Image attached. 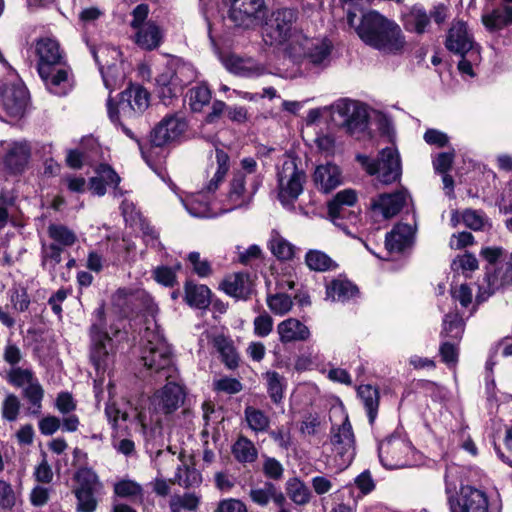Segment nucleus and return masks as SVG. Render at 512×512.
<instances>
[{
	"instance_id": "c03bdc74",
	"label": "nucleus",
	"mask_w": 512,
	"mask_h": 512,
	"mask_svg": "<svg viewBox=\"0 0 512 512\" xmlns=\"http://www.w3.org/2000/svg\"><path fill=\"white\" fill-rule=\"evenodd\" d=\"M1 417L4 421L15 422L17 421L20 410L21 402L17 395L8 393L1 403Z\"/></svg>"
},
{
	"instance_id": "cd10ccee",
	"label": "nucleus",
	"mask_w": 512,
	"mask_h": 512,
	"mask_svg": "<svg viewBox=\"0 0 512 512\" xmlns=\"http://www.w3.org/2000/svg\"><path fill=\"white\" fill-rule=\"evenodd\" d=\"M185 300L191 307L206 309L211 302V291L206 285L188 281L185 284Z\"/></svg>"
},
{
	"instance_id": "b1692460",
	"label": "nucleus",
	"mask_w": 512,
	"mask_h": 512,
	"mask_svg": "<svg viewBox=\"0 0 512 512\" xmlns=\"http://www.w3.org/2000/svg\"><path fill=\"white\" fill-rule=\"evenodd\" d=\"M36 53L39 57V66L54 67L62 63L63 56L59 43L51 38H44L37 42Z\"/></svg>"
},
{
	"instance_id": "e433bc0d",
	"label": "nucleus",
	"mask_w": 512,
	"mask_h": 512,
	"mask_svg": "<svg viewBox=\"0 0 512 512\" xmlns=\"http://www.w3.org/2000/svg\"><path fill=\"white\" fill-rule=\"evenodd\" d=\"M213 346L220 353L224 364L233 369L238 366V354L232 342L223 335H218L213 338Z\"/></svg>"
},
{
	"instance_id": "8fccbe9b",
	"label": "nucleus",
	"mask_w": 512,
	"mask_h": 512,
	"mask_svg": "<svg viewBox=\"0 0 512 512\" xmlns=\"http://www.w3.org/2000/svg\"><path fill=\"white\" fill-rule=\"evenodd\" d=\"M23 396L28 400V402L32 405L33 414H39L42 408V400L44 397V390L36 379L31 384L23 388Z\"/></svg>"
},
{
	"instance_id": "69168bd1",
	"label": "nucleus",
	"mask_w": 512,
	"mask_h": 512,
	"mask_svg": "<svg viewBox=\"0 0 512 512\" xmlns=\"http://www.w3.org/2000/svg\"><path fill=\"white\" fill-rule=\"evenodd\" d=\"M10 301L14 309L24 312L28 309L30 299L24 288H14L10 290Z\"/></svg>"
},
{
	"instance_id": "a18cd8bd",
	"label": "nucleus",
	"mask_w": 512,
	"mask_h": 512,
	"mask_svg": "<svg viewBox=\"0 0 512 512\" xmlns=\"http://www.w3.org/2000/svg\"><path fill=\"white\" fill-rule=\"evenodd\" d=\"M216 161L218 167L213 178L207 185L208 192H213L218 188L219 183L223 181L226 173L229 170V156L225 151L216 149Z\"/></svg>"
},
{
	"instance_id": "6e6d98bb",
	"label": "nucleus",
	"mask_w": 512,
	"mask_h": 512,
	"mask_svg": "<svg viewBox=\"0 0 512 512\" xmlns=\"http://www.w3.org/2000/svg\"><path fill=\"white\" fill-rule=\"evenodd\" d=\"M461 55V60L458 63V69L461 73L473 76V65L480 62L481 56L479 48H473L464 53H458Z\"/></svg>"
},
{
	"instance_id": "0e129e2a",
	"label": "nucleus",
	"mask_w": 512,
	"mask_h": 512,
	"mask_svg": "<svg viewBox=\"0 0 512 512\" xmlns=\"http://www.w3.org/2000/svg\"><path fill=\"white\" fill-rule=\"evenodd\" d=\"M63 252V248L56 243H51L49 245H42V259L44 263H50L53 267L59 264L62 260L61 254Z\"/></svg>"
},
{
	"instance_id": "ea45409f",
	"label": "nucleus",
	"mask_w": 512,
	"mask_h": 512,
	"mask_svg": "<svg viewBox=\"0 0 512 512\" xmlns=\"http://www.w3.org/2000/svg\"><path fill=\"white\" fill-rule=\"evenodd\" d=\"M201 502V496L195 492L173 495L169 501L171 512L196 511Z\"/></svg>"
},
{
	"instance_id": "de8ad7c7",
	"label": "nucleus",
	"mask_w": 512,
	"mask_h": 512,
	"mask_svg": "<svg viewBox=\"0 0 512 512\" xmlns=\"http://www.w3.org/2000/svg\"><path fill=\"white\" fill-rule=\"evenodd\" d=\"M267 383V390L271 400L279 403L283 398L284 378L275 371H268L264 374Z\"/></svg>"
},
{
	"instance_id": "7c9ffc66",
	"label": "nucleus",
	"mask_w": 512,
	"mask_h": 512,
	"mask_svg": "<svg viewBox=\"0 0 512 512\" xmlns=\"http://www.w3.org/2000/svg\"><path fill=\"white\" fill-rule=\"evenodd\" d=\"M285 489L289 499L296 505L305 506L312 498L309 487L298 477L288 479Z\"/></svg>"
},
{
	"instance_id": "3c124183",
	"label": "nucleus",
	"mask_w": 512,
	"mask_h": 512,
	"mask_svg": "<svg viewBox=\"0 0 512 512\" xmlns=\"http://www.w3.org/2000/svg\"><path fill=\"white\" fill-rule=\"evenodd\" d=\"M175 482L184 488H194L202 483L201 473L191 467L185 466L184 469L178 467V473L175 475Z\"/></svg>"
},
{
	"instance_id": "393cba45",
	"label": "nucleus",
	"mask_w": 512,
	"mask_h": 512,
	"mask_svg": "<svg viewBox=\"0 0 512 512\" xmlns=\"http://www.w3.org/2000/svg\"><path fill=\"white\" fill-rule=\"evenodd\" d=\"M221 288L230 296L246 299L252 291V283L247 274L236 273L226 277Z\"/></svg>"
},
{
	"instance_id": "a878e982",
	"label": "nucleus",
	"mask_w": 512,
	"mask_h": 512,
	"mask_svg": "<svg viewBox=\"0 0 512 512\" xmlns=\"http://www.w3.org/2000/svg\"><path fill=\"white\" fill-rule=\"evenodd\" d=\"M413 235L414 230L411 225L397 224L386 236V248L391 252H401L410 245Z\"/></svg>"
},
{
	"instance_id": "2f4dec72",
	"label": "nucleus",
	"mask_w": 512,
	"mask_h": 512,
	"mask_svg": "<svg viewBox=\"0 0 512 512\" xmlns=\"http://www.w3.org/2000/svg\"><path fill=\"white\" fill-rule=\"evenodd\" d=\"M244 420L248 428L255 434L267 433L270 428V417L262 410L253 406L244 409Z\"/></svg>"
},
{
	"instance_id": "dca6fc26",
	"label": "nucleus",
	"mask_w": 512,
	"mask_h": 512,
	"mask_svg": "<svg viewBox=\"0 0 512 512\" xmlns=\"http://www.w3.org/2000/svg\"><path fill=\"white\" fill-rule=\"evenodd\" d=\"M30 157V143L26 140L14 141L9 144V148L3 157V163L9 173L20 174L28 165Z\"/></svg>"
},
{
	"instance_id": "7ed1b4c3",
	"label": "nucleus",
	"mask_w": 512,
	"mask_h": 512,
	"mask_svg": "<svg viewBox=\"0 0 512 512\" xmlns=\"http://www.w3.org/2000/svg\"><path fill=\"white\" fill-rule=\"evenodd\" d=\"M357 162L367 172L384 184L397 181L401 176L400 156L395 147H386L379 152L378 159H372L367 155L358 154Z\"/></svg>"
},
{
	"instance_id": "864d4df0",
	"label": "nucleus",
	"mask_w": 512,
	"mask_h": 512,
	"mask_svg": "<svg viewBox=\"0 0 512 512\" xmlns=\"http://www.w3.org/2000/svg\"><path fill=\"white\" fill-rule=\"evenodd\" d=\"M267 305L274 314L282 316L292 309L293 302L290 296L276 293L267 297Z\"/></svg>"
},
{
	"instance_id": "f3484780",
	"label": "nucleus",
	"mask_w": 512,
	"mask_h": 512,
	"mask_svg": "<svg viewBox=\"0 0 512 512\" xmlns=\"http://www.w3.org/2000/svg\"><path fill=\"white\" fill-rule=\"evenodd\" d=\"M388 20L376 11L368 12L363 15L356 32L365 44L372 47L374 45L373 41H377L383 34Z\"/></svg>"
},
{
	"instance_id": "0eeeda50",
	"label": "nucleus",
	"mask_w": 512,
	"mask_h": 512,
	"mask_svg": "<svg viewBox=\"0 0 512 512\" xmlns=\"http://www.w3.org/2000/svg\"><path fill=\"white\" fill-rule=\"evenodd\" d=\"M410 443L398 436H391L381 441L378 454L381 464L387 469H399L409 465Z\"/></svg>"
},
{
	"instance_id": "f8f14e48",
	"label": "nucleus",
	"mask_w": 512,
	"mask_h": 512,
	"mask_svg": "<svg viewBox=\"0 0 512 512\" xmlns=\"http://www.w3.org/2000/svg\"><path fill=\"white\" fill-rule=\"evenodd\" d=\"M187 130V123L183 118L169 115L163 118L151 131L150 143L155 147H163L179 141Z\"/></svg>"
},
{
	"instance_id": "9d476101",
	"label": "nucleus",
	"mask_w": 512,
	"mask_h": 512,
	"mask_svg": "<svg viewBox=\"0 0 512 512\" xmlns=\"http://www.w3.org/2000/svg\"><path fill=\"white\" fill-rule=\"evenodd\" d=\"M150 106L149 98H108V116L113 123H122L141 116Z\"/></svg>"
},
{
	"instance_id": "412c9836",
	"label": "nucleus",
	"mask_w": 512,
	"mask_h": 512,
	"mask_svg": "<svg viewBox=\"0 0 512 512\" xmlns=\"http://www.w3.org/2000/svg\"><path fill=\"white\" fill-rule=\"evenodd\" d=\"M406 202V194L402 191L393 194H382L371 202L374 212H379L388 219L400 212Z\"/></svg>"
},
{
	"instance_id": "a211bd4d",
	"label": "nucleus",
	"mask_w": 512,
	"mask_h": 512,
	"mask_svg": "<svg viewBox=\"0 0 512 512\" xmlns=\"http://www.w3.org/2000/svg\"><path fill=\"white\" fill-rule=\"evenodd\" d=\"M300 51L296 52L299 56L303 55L314 65L325 64L329 60L332 44L327 39H308L301 36Z\"/></svg>"
},
{
	"instance_id": "2eb2a0df",
	"label": "nucleus",
	"mask_w": 512,
	"mask_h": 512,
	"mask_svg": "<svg viewBox=\"0 0 512 512\" xmlns=\"http://www.w3.org/2000/svg\"><path fill=\"white\" fill-rule=\"evenodd\" d=\"M373 43V48L386 55H400L405 51L407 46L402 29L392 20H388L384 27L383 34L377 41H373Z\"/></svg>"
},
{
	"instance_id": "1a4fd4ad",
	"label": "nucleus",
	"mask_w": 512,
	"mask_h": 512,
	"mask_svg": "<svg viewBox=\"0 0 512 512\" xmlns=\"http://www.w3.org/2000/svg\"><path fill=\"white\" fill-rule=\"evenodd\" d=\"M259 184L260 181L254 179L250 185L247 186L246 173L243 171H234L226 197L227 208L225 211H231L249 205L258 190Z\"/></svg>"
},
{
	"instance_id": "c9c22d12",
	"label": "nucleus",
	"mask_w": 512,
	"mask_h": 512,
	"mask_svg": "<svg viewBox=\"0 0 512 512\" xmlns=\"http://www.w3.org/2000/svg\"><path fill=\"white\" fill-rule=\"evenodd\" d=\"M358 395L367 411L369 423L373 424L376 419L379 406L378 389L371 385H360L358 387Z\"/></svg>"
},
{
	"instance_id": "9b49d317",
	"label": "nucleus",
	"mask_w": 512,
	"mask_h": 512,
	"mask_svg": "<svg viewBox=\"0 0 512 512\" xmlns=\"http://www.w3.org/2000/svg\"><path fill=\"white\" fill-rule=\"evenodd\" d=\"M165 380L167 384L155 392L152 404L155 411L171 414L183 404L185 393L181 384L178 383V373H175V377Z\"/></svg>"
},
{
	"instance_id": "6ab92c4d",
	"label": "nucleus",
	"mask_w": 512,
	"mask_h": 512,
	"mask_svg": "<svg viewBox=\"0 0 512 512\" xmlns=\"http://www.w3.org/2000/svg\"><path fill=\"white\" fill-rule=\"evenodd\" d=\"M279 340L283 344L304 342L310 338L309 328L296 318H288L277 325Z\"/></svg>"
},
{
	"instance_id": "4c0bfd02",
	"label": "nucleus",
	"mask_w": 512,
	"mask_h": 512,
	"mask_svg": "<svg viewBox=\"0 0 512 512\" xmlns=\"http://www.w3.org/2000/svg\"><path fill=\"white\" fill-rule=\"evenodd\" d=\"M305 263L310 270L326 272L337 267L336 262L320 250H309L305 255Z\"/></svg>"
},
{
	"instance_id": "09e8293b",
	"label": "nucleus",
	"mask_w": 512,
	"mask_h": 512,
	"mask_svg": "<svg viewBox=\"0 0 512 512\" xmlns=\"http://www.w3.org/2000/svg\"><path fill=\"white\" fill-rule=\"evenodd\" d=\"M33 371L28 368L14 367L7 373V381L16 388H24L35 381Z\"/></svg>"
},
{
	"instance_id": "c756f323",
	"label": "nucleus",
	"mask_w": 512,
	"mask_h": 512,
	"mask_svg": "<svg viewBox=\"0 0 512 512\" xmlns=\"http://www.w3.org/2000/svg\"><path fill=\"white\" fill-rule=\"evenodd\" d=\"M232 454L235 460L241 464L253 463L258 458V450L246 436H239L232 446Z\"/></svg>"
},
{
	"instance_id": "20e7f679",
	"label": "nucleus",
	"mask_w": 512,
	"mask_h": 512,
	"mask_svg": "<svg viewBox=\"0 0 512 512\" xmlns=\"http://www.w3.org/2000/svg\"><path fill=\"white\" fill-rule=\"evenodd\" d=\"M299 12L296 8H279L272 12L264 29L266 41L271 45H281L287 41L299 42L301 35L295 27Z\"/></svg>"
},
{
	"instance_id": "f704fd0d",
	"label": "nucleus",
	"mask_w": 512,
	"mask_h": 512,
	"mask_svg": "<svg viewBox=\"0 0 512 512\" xmlns=\"http://www.w3.org/2000/svg\"><path fill=\"white\" fill-rule=\"evenodd\" d=\"M223 64L230 72L240 76H250L258 71V67L252 59H244L234 54L226 55Z\"/></svg>"
},
{
	"instance_id": "4be33fe9",
	"label": "nucleus",
	"mask_w": 512,
	"mask_h": 512,
	"mask_svg": "<svg viewBox=\"0 0 512 512\" xmlns=\"http://www.w3.org/2000/svg\"><path fill=\"white\" fill-rule=\"evenodd\" d=\"M135 30L134 42L141 49L152 51L161 45L163 40V31L154 21H148L144 26Z\"/></svg>"
},
{
	"instance_id": "338daca9",
	"label": "nucleus",
	"mask_w": 512,
	"mask_h": 512,
	"mask_svg": "<svg viewBox=\"0 0 512 512\" xmlns=\"http://www.w3.org/2000/svg\"><path fill=\"white\" fill-rule=\"evenodd\" d=\"M272 485L273 483L266 482L262 488L251 489L249 493L251 500L259 506H266L270 501Z\"/></svg>"
},
{
	"instance_id": "37998d69",
	"label": "nucleus",
	"mask_w": 512,
	"mask_h": 512,
	"mask_svg": "<svg viewBox=\"0 0 512 512\" xmlns=\"http://www.w3.org/2000/svg\"><path fill=\"white\" fill-rule=\"evenodd\" d=\"M269 247L273 255L280 260H290L294 256V246L278 232L272 233Z\"/></svg>"
},
{
	"instance_id": "603ef678",
	"label": "nucleus",
	"mask_w": 512,
	"mask_h": 512,
	"mask_svg": "<svg viewBox=\"0 0 512 512\" xmlns=\"http://www.w3.org/2000/svg\"><path fill=\"white\" fill-rule=\"evenodd\" d=\"M27 93V87L17 75L8 76L0 86V96H25Z\"/></svg>"
},
{
	"instance_id": "774afa93",
	"label": "nucleus",
	"mask_w": 512,
	"mask_h": 512,
	"mask_svg": "<svg viewBox=\"0 0 512 512\" xmlns=\"http://www.w3.org/2000/svg\"><path fill=\"white\" fill-rule=\"evenodd\" d=\"M458 342L445 340L440 346V355L442 357V361L446 364H455L458 359V350L457 344Z\"/></svg>"
},
{
	"instance_id": "72a5a7b5",
	"label": "nucleus",
	"mask_w": 512,
	"mask_h": 512,
	"mask_svg": "<svg viewBox=\"0 0 512 512\" xmlns=\"http://www.w3.org/2000/svg\"><path fill=\"white\" fill-rule=\"evenodd\" d=\"M430 22L426 11L419 6H414L404 15V26L407 31L423 34Z\"/></svg>"
},
{
	"instance_id": "39448f33",
	"label": "nucleus",
	"mask_w": 512,
	"mask_h": 512,
	"mask_svg": "<svg viewBox=\"0 0 512 512\" xmlns=\"http://www.w3.org/2000/svg\"><path fill=\"white\" fill-rule=\"evenodd\" d=\"M331 114L332 119L351 135L363 133L368 127L367 107L359 101L342 98L332 106Z\"/></svg>"
},
{
	"instance_id": "13d9d810",
	"label": "nucleus",
	"mask_w": 512,
	"mask_h": 512,
	"mask_svg": "<svg viewBox=\"0 0 512 512\" xmlns=\"http://www.w3.org/2000/svg\"><path fill=\"white\" fill-rule=\"evenodd\" d=\"M192 266L193 272L201 278H206L212 274V267L207 259L201 258L199 252H191L187 257Z\"/></svg>"
},
{
	"instance_id": "bb28decb",
	"label": "nucleus",
	"mask_w": 512,
	"mask_h": 512,
	"mask_svg": "<svg viewBox=\"0 0 512 512\" xmlns=\"http://www.w3.org/2000/svg\"><path fill=\"white\" fill-rule=\"evenodd\" d=\"M351 206L328 203V215L333 224L346 234H351L350 225H355L358 215L350 210Z\"/></svg>"
},
{
	"instance_id": "79ce46f5",
	"label": "nucleus",
	"mask_w": 512,
	"mask_h": 512,
	"mask_svg": "<svg viewBox=\"0 0 512 512\" xmlns=\"http://www.w3.org/2000/svg\"><path fill=\"white\" fill-rule=\"evenodd\" d=\"M74 479L76 481L74 491H98L101 487L97 474L90 468L79 469Z\"/></svg>"
},
{
	"instance_id": "f257e3e1",
	"label": "nucleus",
	"mask_w": 512,
	"mask_h": 512,
	"mask_svg": "<svg viewBox=\"0 0 512 512\" xmlns=\"http://www.w3.org/2000/svg\"><path fill=\"white\" fill-rule=\"evenodd\" d=\"M142 339L144 341L141 361L158 379L175 377L176 368L172 363V351L164 339L155 320H148Z\"/></svg>"
},
{
	"instance_id": "5701e85b",
	"label": "nucleus",
	"mask_w": 512,
	"mask_h": 512,
	"mask_svg": "<svg viewBox=\"0 0 512 512\" xmlns=\"http://www.w3.org/2000/svg\"><path fill=\"white\" fill-rule=\"evenodd\" d=\"M314 182L321 191L327 193L341 184V171L335 164L319 165L314 172Z\"/></svg>"
},
{
	"instance_id": "a19ab883",
	"label": "nucleus",
	"mask_w": 512,
	"mask_h": 512,
	"mask_svg": "<svg viewBox=\"0 0 512 512\" xmlns=\"http://www.w3.org/2000/svg\"><path fill=\"white\" fill-rule=\"evenodd\" d=\"M464 331V323L457 313L447 314L443 320L441 336L447 340L459 342Z\"/></svg>"
},
{
	"instance_id": "aec40b11",
	"label": "nucleus",
	"mask_w": 512,
	"mask_h": 512,
	"mask_svg": "<svg viewBox=\"0 0 512 512\" xmlns=\"http://www.w3.org/2000/svg\"><path fill=\"white\" fill-rule=\"evenodd\" d=\"M476 47L466 24L462 21L455 22L448 32L446 48L454 53H464Z\"/></svg>"
},
{
	"instance_id": "4468645a",
	"label": "nucleus",
	"mask_w": 512,
	"mask_h": 512,
	"mask_svg": "<svg viewBox=\"0 0 512 512\" xmlns=\"http://www.w3.org/2000/svg\"><path fill=\"white\" fill-rule=\"evenodd\" d=\"M38 73L52 94L66 95L71 93L75 86L74 76L69 67L55 68L43 65L38 67Z\"/></svg>"
},
{
	"instance_id": "5fc2aeb1",
	"label": "nucleus",
	"mask_w": 512,
	"mask_h": 512,
	"mask_svg": "<svg viewBox=\"0 0 512 512\" xmlns=\"http://www.w3.org/2000/svg\"><path fill=\"white\" fill-rule=\"evenodd\" d=\"M27 98H0V109L13 118H20L25 114Z\"/></svg>"
},
{
	"instance_id": "473e14b6",
	"label": "nucleus",
	"mask_w": 512,
	"mask_h": 512,
	"mask_svg": "<svg viewBox=\"0 0 512 512\" xmlns=\"http://www.w3.org/2000/svg\"><path fill=\"white\" fill-rule=\"evenodd\" d=\"M482 22L491 31L500 30L512 22V8H494L482 16Z\"/></svg>"
},
{
	"instance_id": "bf43d9fd",
	"label": "nucleus",
	"mask_w": 512,
	"mask_h": 512,
	"mask_svg": "<svg viewBox=\"0 0 512 512\" xmlns=\"http://www.w3.org/2000/svg\"><path fill=\"white\" fill-rule=\"evenodd\" d=\"M97 175L106 184V186L114 187L115 196L122 195V191L118 187L121 179L109 165L101 164L97 168Z\"/></svg>"
},
{
	"instance_id": "ddd939ff",
	"label": "nucleus",
	"mask_w": 512,
	"mask_h": 512,
	"mask_svg": "<svg viewBox=\"0 0 512 512\" xmlns=\"http://www.w3.org/2000/svg\"><path fill=\"white\" fill-rule=\"evenodd\" d=\"M98 322L94 323L90 329L92 348L91 361L97 370L104 369L106 359L108 357L107 345L110 344L111 338L107 334L104 324V310L99 308L95 311Z\"/></svg>"
},
{
	"instance_id": "e2e57ef3",
	"label": "nucleus",
	"mask_w": 512,
	"mask_h": 512,
	"mask_svg": "<svg viewBox=\"0 0 512 512\" xmlns=\"http://www.w3.org/2000/svg\"><path fill=\"white\" fill-rule=\"evenodd\" d=\"M180 268V265H177L176 268L167 266L157 267L153 272L154 278L158 283L171 287L176 282V271Z\"/></svg>"
},
{
	"instance_id": "6e6552de",
	"label": "nucleus",
	"mask_w": 512,
	"mask_h": 512,
	"mask_svg": "<svg viewBox=\"0 0 512 512\" xmlns=\"http://www.w3.org/2000/svg\"><path fill=\"white\" fill-rule=\"evenodd\" d=\"M228 18L237 27H254L262 18L264 0H228Z\"/></svg>"
},
{
	"instance_id": "680f3d73",
	"label": "nucleus",
	"mask_w": 512,
	"mask_h": 512,
	"mask_svg": "<svg viewBox=\"0 0 512 512\" xmlns=\"http://www.w3.org/2000/svg\"><path fill=\"white\" fill-rule=\"evenodd\" d=\"M22 359L23 353L20 347L8 339L3 349V360L9 364L11 368H14L17 367Z\"/></svg>"
},
{
	"instance_id": "c85d7f7f",
	"label": "nucleus",
	"mask_w": 512,
	"mask_h": 512,
	"mask_svg": "<svg viewBox=\"0 0 512 512\" xmlns=\"http://www.w3.org/2000/svg\"><path fill=\"white\" fill-rule=\"evenodd\" d=\"M357 293V287L348 280L334 279L326 286V298L332 301L345 302Z\"/></svg>"
},
{
	"instance_id": "423d86ee",
	"label": "nucleus",
	"mask_w": 512,
	"mask_h": 512,
	"mask_svg": "<svg viewBox=\"0 0 512 512\" xmlns=\"http://www.w3.org/2000/svg\"><path fill=\"white\" fill-rule=\"evenodd\" d=\"M333 413L335 417L337 415L339 416L341 423L332 425L330 443L336 457H339L341 460L340 465L347 467L355 456L354 433L348 415L344 412L342 407L335 408Z\"/></svg>"
},
{
	"instance_id": "58836bf2",
	"label": "nucleus",
	"mask_w": 512,
	"mask_h": 512,
	"mask_svg": "<svg viewBox=\"0 0 512 512\" xmlns=\"http://www.w3.org/2000/svg\"><path fill=\"white\" fill-rule=\"evenodd\" d=\"M47 233L53 240V243H56L62 248L71 247L77 241L76 233L63 224H50L47 228Z\"/></svg>"
},
{
	"instance_id": "49530a36",
	"label": "nucleus",
	"mask_w": 512,
	"mask_h": 512,
	"mask_svg": "<svg viewBox=\"0 0 512 512\" xmlns=\"http://www.w3.org/2000/svg\"><path fill=\"white\" fill-rule=\"evenodd\" d=\"M114 492L122 498H129L142 502L143 489L140 484L132 480H122L114 485Z\"/></svg>"
},
{
	"instance_id": "f03ea898",
	"label": "nucleus",
	"mask_w": 512,
	"mask_h": 512,
	"mask_svg": "<svg viewBox=\"0 0 512 512\" xmlns=\"http://www.w3.org/2000/svg\"><path fill=\"white\" fill-rule=\"evenodd\" d=\"M277 196L286 208H293L294 202L302 194L306 183V174L298 167L295 158L284 159L277 172Z\"/></svg>"
},
{
	"instance_id": "052dcab7",
	"label": "nucleus",
	"mask_w": 512,
	"mask_h": 512,
	"mask_svg": "<svg viewBox=\"0 0 512 512\" xmlns=\"http://www.w3.org/2000/svg\"><path fill=\"white\" fill-rule=\"evenodd\" d=\"M262 470L267 478L273 480L281 479L284 473V467L280 461L269 456H264Z\"/></svg>"
},
{
	"instance_id": "4d7b16f0",
	"label": "nucleus",
	"mask_w": 512,
	"mask_h": 512,
	"mask_svg": "<svg viewBox=\"0 0 512 512\" xmlns=\"http://www.w3.org/2000/svg\"><path fill=\"white\" fill-rule=\"evenodd\" d=\"M77 499L78 512H94L97 507L95 493L97 491H73Z\"/></svg>"
}]
</instances>
